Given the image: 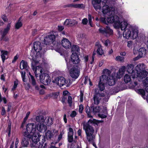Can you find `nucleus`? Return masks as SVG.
Segmentation results:
<instances>
[{
    "label": "nucleus",
    "instance_id": "1",
    "mask_svg": "<svg viewBox=\"0 0 148 148\" xmlns=\"http://www.w3.org/2000/svg\"><path fill=\"white\" fill-rule=\"evenodd\" d=\"M115 26L121 28L122 30H124L123 33L124 37L127 39L130 38L132 39H136L138 36V32L137 30L133 29L130 25H128L127 23L123 21L120 23L119 19L116 23Z\"/></svg>",
    "mask_w": 148,
    "mask_h": 148
},
{
    "label": "nucleus",
    "instance_id": "2",
    "mask_svg": "<svg viewBox=\"0 0 148 148\" xmlns=\"http://www.w3.org/2000/svg\"><path fill=\"white\" fill-rule=\"evenodd\" d=\"M23 137L21 141V145L23 147H27L29 145V141L31 143L30 146L32 147L41 148L42 145L38 143L40 138L37 135H29L26 132L23 133Z\"/></svg>",
    "mask_w": 148,
    "mask_h": 148
},
{
    "label": "nucleus",
    "instance_id": "3",
    "mask_svg": "<svg viewBox=\"0 0 148 148\" xmlns=\"http://www.w3.org/2000/svg\"><path fill=\"white\" fill-rule=\"evenodd\" d=\"M97 123L96 120L90 119L88 122L83 123V129L85 131L87 139L89 142L92 141L95 138V136L93 134L94 130L93 126L97 125Z\"/></svg>",
    "mask_w": 148,
    "mask_h": 148
},
{
    "label": "nucleus",
    "instance_id": "4",
    "mask_svg": "<svg viewBox=\"0 0 148 148\" xmlns=\"http://www.w3.org/2000/svg\"><path fill=\"white\" fill-rule=\"evenodd\" d=\"M41 73L40 75V82L45 85H48L51 82L50 77L49 75L45 73H42V69L40 71Z\"/></svg>",
    "mask_w": 148,
    "mask_h": 148
},
{
    "label": "nucleus",
    "instance_id": "5",
    "mask_svg": "<svg viewBox=\"0 0 148 148\" xmlns=\"http://www.w3.org/2000/svg\"><path fill=\"white\" fill-rule=\"evenodd\" d=\"M99 32L107 37H109L113 34V30L109 26L100 27L98 30Z\"/></svg>",
    "mask_w": 148,
    "mask_h": 148
},
{
    "label": "nucleus",
    "instance_id": "6",
    "mask_svg": "<svg viewBox=\"0 0 148 148\" xmlns=\"http://www.w3.org/2000/svg\"><path fill=\"white\" fill-rule=\"evenodd\" d=\"M56 83L60 86L65 85L66 87H69L71 84V81L69 79L66 80L64 77H60L57 78L56 79Z\"/></svg>",
    "mask_w": 148,
    "mask_h": 148
},
{
    "label": "nucleus",
    "instance_id": "7",
    "mask_svg": "<svg viewBox=\"0 0 148 148\" xmlns=\"http://www.w3.org/2000/svg\"><path fill=\"white\" fill-rule=\"evenodd\" d=\"M79 65H74L70 71V74L73 78L76 79L79 76Z\"/></svg>",
    "mask_w": 148,
    "mask_h": 148
},
{
    "label": "nucleus",
    "instance_id": "8",
    "mask_svg": "<svg viewBox=\"0 0 148 148\" xmlns=\"http://www.w3.org/2000/svg\"><path fill=\"white\" fill-rule=\"evenodd\" d=\"M108 78L105 75H102L100 76L98 86L101 91H103L105 89L104 85L107 83Z\"/></svg>",
    "mask_w": 148,
    "mask_h": 148
},
{
    "label": "nucleus",
    "instance_id": "9",
    "mask_svg": "<svg viewBox=\"0 0 148 148\" xmlns=\"http://www.w3.org/2000/svg\"><path fill=\"white\" fill-rule=\"evenodd\" d=\"M100 91L97 92L96 90L95 94L93 97L94 103L96 105H98L99 103L101 98L105 96V95L104 93L101 92V91Z\"/></svg>",
    "mask_w": 148,
    "mask_h": 148
},
{
    "label": "nucleus",
    "instance_id": "10",
    "mask_svg": "<svg viewBox=\"0 0 148 148\" xmlns=\"http://www.w3.org/2000/svg\"><path fill=\"white\" fill-rule=\"evenodd\" d=\"M100 91L97 92L96 90L95 94L93 97L94 103L96 105H98L99 103L101 98L105 96V95L104 93L101 92V91Z\"/></svg>",
    "mask_w": 148,
    "mask_h": 148
},
{
    "label": "nucleus",
    "instance_id": "11",
    "mask_svg": "<svg viewBox=\"0 0 148 148\" xmlns=\"http://www.w3.org/2000/svg\"><path fill=\"white\" fill-rule=\"evenodd\" d=\"M106 4V3H105ZM115 9L113 7L109 8V6L107 4H105L103 7L102 12L105 14H108V15H110V14H115Z\"/></svg>",
    "mask_w": 148,
    "mask_h": 148
},
{
    "label": "nucleus",
    "instance_id": "12",
    "mask_svg": "<svg viewBox=\"0 0 148 148\" xmlns=\"http://www.w3.org/2000/svg\"><path fill=\"white\" fill-rule=\"evenodd\" d=\"M36 130V125L34 123L28 124L26 126V131L24 132H26L27 134L31 135L30 134L33 133Z\"/></svg>",
    "mask_w": 148,
    "mask_h": 148
},
{
    "label": "nucleus",
    "instance_id": "13",
    "mask_svg": "<svg viewBox=\"0 0 148 148\" xmlns=\"http://www.w3.org/2000/svg\"><path fill=\"white\" fill-rule=\"evenodd\" d=\"M56 38V36L53 34H51L46 36L44 39L45 44L46 45L53 44Z\"/></svg>",
    "mask_w": 148,
    "mask_h": 148
},
{
    "label": "nucleus",
    "instance_id": "14",
    "mask_svg": "<svg viewBox=\"0 0 148 148\" xmlns=\"http://www.w3.org/2000/svg\"><path fill=\"white\" fill-rule=\"evenodd\" d=\"M108 15H109L110 17H108L107 18V25L109 23H114L116 25V23H117L118 20L119 19V17L114 15V14H111L110 16L109 14Z\"/></svg>",
    "mask_w": 148,
    "mask_h": 148
},
{
    "label": "nucleus",
    "instance_id": "15",
    "mask_svg": "<svg viewBox=\"0 0 148 148\" xmlns=\"http://www.w3.org/2000/svg\"><path fill=\"white\" fill-rule=\"evenodd\" d=\"M71 62L73 64L79 65L80 60L78 56L76 54L73 53L71 57Z\"/></svg>",
    "mask_w": 148,
    "mask_h": 148
},
{
    "label": "nucleus",
    "instance_id": "16",
    "mask_svg": "<svg viewBox=\"0 0 148 148\" xmlns=\"http://www.w3.org/2000/svg\"><path fill=\"white\" fill-rule=\"evenodd\" d=\"M61 43L62 46L66 49H69L71 47V42L66 38H63Z\"/></svg>",
    "mask_w": 148,
    "mask_h": 148
},
{
    "label": "nucleus",
    "instance_id": "17",
    "mask_svg": "<svg viewBox=\"0 0 148 148\" xmlns=\"http://www.w3.org/2000/svg\"><path fill=\"white\" fill-rule=\"evenodd\" d=\"M40 132H45L47 130V126L43 123H38L36 127V128Z\"/></svg>",
    "mask_w": 148,
    "mask_h": 148
},
{
    "label": "nucleus",
    "instance_id": "18",
    "mask_svg": "<svg viewBox=\"0 0 148 148\" xmlns=\"http://www.w3.org/2000/svg\"><path fill=\"white\" fill-rule=\"evenodd\" d=\"M33 48L37 53L39 52L42 48L40 42L39 41L35 42L34 44Z\"/></svg>",
    "mask_w": 148,
    "mask_h": 148
},
{
    "label": "nucleus",
    "instance_id": "19",
    "mask_svg": "<svg viewBox=\"0 0 148 148\" xmlns=\"http://www.w3.org/2000/svg\"><path fill=\"white\" fill-rule=\"evenodd\" d=\"M101 0H93L92 1V4L94 8L96 11L101 9Z\"/></svg>",
    "mask_w": 148,
    "mask_h": 148
},
{
    "label": "nucleus",
    "instance_id": "20",
    "mask_svg": "<svg viewBox=\"0 0 148 148\" xmlns=\"http://www.w3.org/2000/svg\"><path fill=\"white\" fill-rule=\"evenodd\" d=\"M146 51V49L145 48H140L138 51V56L134 58V60H136L139 58L143 57L145 55Z\"/></svg>",
    "mask_w": 148,
    "mask_h": 148
},
{
    "label": "nucleus",
    "instance_id": "21",
    "mask_svg": "<svg viewBox=\"0 0 148 148\" xmlns=\"http://www.w3.org/2000/svg\"><path fill=\"white\" fill-rule=\"evenodd\" d=\"M77 24V22L73 19H66L64 23V25L66 26L75 25Z\"/></svg>",
    "mask_w": 148,
    "mask_h": 148
},
{
    "label": "nucleus",
    "instance_id": "22",
    "mask_svg": "<svg viewBox=\"0 0 148 148\" xmlns=\"http://www.w3.org/2000/svg\"><path fill=\"white\" fill-rule=\"evenodd\" d=\"M95 49H97V53L98 54L101 55L104 53L103 50L102 49V46L98 42L95 43Z\"/></svg>",
    "mask_w": 148,
    "mask_h": 148
},
{
    "label": "nucleus",
    "instance_id": "23",
    "mask_svg": "<svg viewBox=\"0 0 148 148\" xmlns=\"http://www.w3.org/2000/svg\"><path fill=\"white\" fill-rule=\"evenodd\" d=\"M37 137H38V138H40L39 140L38 141V143L39 144V143H40V144L42 145V147L41 148H47V144L45 143L44 144V146H43V145L44 142L45 141V136L43 135H38Z\"/></svg>",
    "mask_w": 148,
    "mask_h": 148
},
{
    "label": "nucleus",
    "instance_id": "24",
    "mask_svg": "<svg viewBox=\"0 0 148 148\" xmlns=\"http://www.w3.org/2000/svg\"><path fill=\"white\" fill-rule=\"evenodd\" d=\"M29 75H30V77L29 78V81L30 83H31L33 86H35V88L36 90H38L39 88L38 85H37L36 80L35 79L34 77L29 73Z\"/></svg>",
    "mask_w": 148,
    "mask_h": 148
},
{
    "label": "nucleus",
    "instance_id": "25",
    "mask_svg": "<svg viewBox=\"0 0 148 148\" xmlns=\"http://www.w3.org/2000/svg\"><path fill=\"white\" fill-rule=\"evenodd\" d=\"M73 131L72 128L70 127L69 128V132L68 133V140L69 142L71 143L73 141Z\"/></svg>",
    "mask_w": 148,
    "mask_h": 148
},
{
    "label": "nucleus",
    "instance_id": "26",
    "mask_svg": "<svg viewBox=\"0 0 148 148\" xmlns=\"http://www.w3.org/2000/svg\"><path fill=\"white\" fill-rule=\"evenodd\" d=\"M125 69V67L123 66L119 69V72L117 73V77L118 78H120L121 77H122V75L124 73Z\"/></svg>",
    "mask_w": 148,
    "mask_h": 148
},
{
    "label": "nucleus",
    "instance_id": "27",
    "mask_svg": "<svg viewBox=\"0 0 148 148\" xmlns=\"http://www.w3.org/2000/svg\"><path fill=\"white\" fill-rule=\"evenodd\" d=\"M27 63L24 60H22L20 63V68L22 70L25 69L27 70L28 68Z\"/></svg>",
    "mask_w": 148,
    "mask_h": 148
},
{
    "label": "nucleus",
    "instance_id": "28",
    "mask_svg": "<svg viewBox=\"0 0 148 148\" xmlns=\"http://www.w3.org/2000/svg\"><path fill=\"white\" fill-rule=\"evenodd\" d=\"M53 132L54 131L52 132L50 130H48L45 134L46 138L48 140L51 139L53 137Z\"/></svg>",
    "mask_w": 148,
    "mask_h": 148
},
{
    "label": "nucleus",
    "instance_id": "29",
    "mask_svg": "<svg viewBox=\"0 0 148 148\" xmlns=\"http://www.w3.org/2000/svg\"><path fill=\"white\" fill-rule=\"evenodd\" d=\"M147 74L148 73L145 70H143L139 73V78L140 79H142L143 78H145L147 76Z\"/></svg>",
    "mask_w": 148,
    "mask_h": 148
},
{
    "label": "nucleus",
    "instance_id": "30",
    "mask_svg": "<svg viewBox=\"0 0 148 148\" xmlns=\"http://www.w3.org/2000/svg\"><path fill=\"white\" fill-rule=\"evenodd\" d=\"M10 23H9L7 25L6 27L5 28L2 32V37L3 38L7 34L8 31L10 29Z\"/></svg>",
    "mask_w": 148,
    "mask_h": 148
},
{
    "label": "nucleus",
    "instance_id": "31",
    "mask_svg": "<svg viewBox=\"0 0 148 148\" xmlns=\"http://www.w3.org/2000/svg\"><path fill=\"white\" fill-rule=\"evenodd\" d=\"M37 122L40 123H43L45 121L44 117L42 115L37 116L36 118Z\"/></svg>",
    "mask_w": 148,
    "mask_h": 148
},
{
    "label": "nucleus",
    "instance_id": "32",
    "mask_svg": "<svg viewBox=\"0 0 148 148\" xmlns=\"http://www.w3.org/2000/svg\"><path fill=\"white\" fill-rule=\"evenodd\" d=\"M134 68V66L132 64L128 65L126 66V69L127 71L129 73L131 74L135 70H133Z\"/></svg>",
    "mask_w": 148,
    "mask_h": 148
},
{
    "label": "nucleus",
    "instance_id": "33",
    "mask_svg": "<svg viewBox=\"0 0 148 148\" xmlns=\"http://www.w3.org/2000/svg\"><path fill=\"white\" fill-rule=\"evenodd\" d=\"M145 68V66L144 64H138L136 67V70L138 71H139L140 72L143 70H144V69Z\"/></svg>",
    "mask_w": 148,
    "mask_h": 148
},
{
    "label": "nucleus",
    "instance_id": "34",
    "mask_svg": "<svg viewBox=\"0 0 148 148\" xmlns=\"http://www.w3.org/2000/svg\"><path fill=\"white\" fill-rule=\"evenodd\" d=\"M115 83V79H114L113 77H111L109 78L108 79V84L110 86L114 85Z\"/></svg>",
    "mask_w": 148,
    "mask_h": 148
},
{
    "label": "nucleus",
    "instance_id": "35",
    "mask_svg": "<svg viewBox=\"0 0 148 148\" xmlns=\"http://www.w3.org/2000/svg\"><path fill=\"white\" fill-rule=\"evenodd\" d=\"M139 73L136 70H135L134 72L131 73L132 78H139Z\"/></svg>",
    "mask_w": 148,
    "mask_h": 148
},
{
    "label": "nucleus",
    "instance_id": "36",
    "mask_svg": "<svg viewBox=\"0 0 148 148\" xmlns=\"http://www.w3.org/2000/svg\"><path fill=\"white\" fill-rule=\"evenodd\" d=\"M90 107L92 108L93 112L94 113L99 112L100 111V109L99 106L94 107L93 105H91Z\"/></svg>",
    "mask_w": 148,
    "mask_h": 148
},
{
    "label": "nucleus",
    "instance_id": "37",
    "mask_svg": "<svg viewBox=\"0 0 148 148\" xmlns=\"http://www.w3.org/2000/svg\"><path fill=\"white\" fill-rule=\"evenodd\" d=\"M138 94L142 95V97L144 99L146 98L145 97V92L144 89H139L138 90Z\"/></svg>",
    "mask_w": 148,
    "mask_h": 148
},
{
    "label": "nucleus",
    "instance_id": "38",
    "mask_svg": "<svg viewBox=\"0 0 148 148\" xmlns=\"http://www.w3.org/2000/svg\"><path fill=\"white\" fill-rule=\"evenodd\" d=\"M103 75H106L108 77L109 76H110L111 72L110 70L107 69H104L103 70Z\"/></svg>",
    "mask_w": 148,
    "mask_h": 148
},
{
    "label": "nucleus",
    "instance_id": "39",
    "mask_svg": "<svg viewBox=\"0 0 148 148\" xmlns=\"http://www.w3.org/2000/svg\"><path fill=\"white\" fill-rule=\"evenodd\" d=\"M79 50V47L76 45H73L71 47V51L73 52H78Z\"/></svg>",
    "mask_w": 148,
    "mask_h": 148
},
{
    "label": "nucleus",
    "instance_id": "40",
    "mask_svg": "<svg viewBox=\"0 0 148 148\" xmlns=\"http://www.w3.org/2000/svg\"><path fill=\"white\" fill-rule=\"evenodd\" d=\"M86 111L88 117L89 118H91L92 116L90 115V109L89 106H87L86 108Z\"/></svg>",
    "mask_w": 148,
    "mask_h": 148
},
{
    "label": "nucleus",
    "instance_id": "41",
    "mask_svg": "<svg viewBox=\"0 0 148 148\" xmlns=\"http://www.w3.org/2000/svg\"><path fill=\"white\" fill-rule=\"evenodd\" d=\"M130 76L127 74L125 75L124 76V81L126 83H127L131 80Z\"/></svg>",
    "mask_w": 148,
    "mask_h": 148
},
{
    "label": "nucleus",
    "instance_id": "42",
    "mask_svg": "<svg viewBox=\"0 0 148 148\" xmlns=\"http://www.w3.org/2000/svg\"><path fill=\"white\" fill-rule=\"evenodd\" d=\"M38 63V61L34 60V59L32 60V66L33 70L35 69V66L36 64Z\"/></svg>",
    "mask_w": 148,
    "mask_h": 148
},
{
    "label": "nucleus",
    "instance_id": "43",
    "mask_svg": "<svg viewBox=\"0 0 148 148\" xmlns=\"http://www.w3.org/2000/svg\"><path fill=\"white\" fill-rule=\"evenodd\" d=\"M46 121L47 125H48L49 126L53 123V119L52 118H48Z\"/></svg>",
    "mask_w": 148,
    "mask_h": 148
},
{
    "label": "nucleus",
    "instance_id": "44",
    "mask_svg": "<svg viewBox=\"0 0 148 148\" xmlns=\"http://www.w3.org/2000/svg\"><path fill=\"white\" fill-rule=\"evenodd\" d=\"M22 25V23L21 21L18 22L15 25L16 29H18L21 27Z\"/></svg>",
    "mask_w": 148,
    "mask_h": 148
},
{
    "label": "nucleus",
    "instance_id": "45",
    "mask_svg": "<svg viewBox=\"0 0 148 148\" xmlns=\"http://www.w3.org/2000/svg\"><path fill=\"white\" fill-rule=\"evenodd\" d=\"M124 57L120 56H117L116 58V60L118 61H123L124 60Z\"/></svg>",
    "mask_w": 148,
    "mask_h": 148
},
{
    "label": "nucleus",
    "instance_id": "46",
    "mask_svg": "<svg viewBox=\"0 0 148 148\" xmlns=\"http://www.w3.org/2000/svg\"><path fill=\"white\" fill-rule=\"evenodd\" d=\"M84 5L83 4H75V5H74V8H84Z\"/></svg>",
    "mask_w": 148,
    "mask_h": 148
},
{
    "label": "nucleus",
    "instance_id": "47",
    "mask_svg": "<svg viewBox=\"0 0 148 148\" xmlns=\"http://www.w3.org/2000/svg\"><path fill=\"white\" fill-rule=\"evenodd\" d=\"M42 68L40 66H38L36 67V69H35V71L34 72V73H35V74L36 77H38V75L37 74H36V72L37 70H38V71H40L41 69H42Z\"/></svg>",
    "mask_w": 148,
    "mask_h": 148
},
{
    "label": "nucleus",
    "instance_id": "48",
    "mask_svg": "<svg viewBox=\"0 0 148 148\" xmlns=\"http://www.w3.org/2000/svg\"><path fill=\"white\" fill-rule=\"evenodd\" d=\"M68 102L69 104V106H71L72 102V99L71 96H69L68 97Z\"/></svg>",
    "mask_w": 148,
    "mask_h": 148
},
{
    "label": "nucleus",
    "instance_id": "49",
    "mask_svg": "<svg viewBox=\"0 0 148 148\" xmlns=\"http://www.w3.org/2000/svg\"><path fill=\"white\" fill-rule=\"evenodd\" d=\"M100 21L103 23L107 25V18H106L104 17L101 18L100 19Z\"/></svg>",
    "mask_w": 148,
    "mask_h": 148
},
{
    "label": "nucleus",
    "instance_id": "50",
    "mask_svg": "<svg viewBox=\"0 0 148 148\" xmlns=\"http://www.w3.org/2000/svg\"><path fill=\"white\" fill-rule=\"evenodd\" d=\"M72 63L71 62V60H70L69 62L67 63V68L68 69H71V68L73 67V64H72Z\"/></svg>",
    "mask_w": 148,
    "mask_h": 148
},
{
    "label": "nucleus",
    "instance_id": "51",
    "mask_svg": "<svg viewBox=\"0 0 148 148\" xmlns=\"http://www.w3.org/2000/svg\"><path fill=\"white\" fill-rule=\"evenodd\" d=\"M75 5V4L72 3V4H67L66 5H64V8H66V7H74V8Z\"/></svg>",
    "mask_w": 148,
    "mask_h": 148
},
{
    "label": "nucleus",
    "instance_id": "52",
    "mask_svg": "<svg viewBox=\"0 0 148 148\" xmlns=\"http://www.w3.org/2000/svg\"><path fill=\"white\" fill-rule=\"evenodd\" d=\"M30 114V112H28L27 113L25 117V118L24 119V120L23 121H24V122H26V121H27V120L29 117V116Z\"/></svg>",
    "mask_w": 148,
    "mask_h": 148
},
{
    "label": "nucleus",
    "instance_id": "53",
    "mask_svg": "<svg viewBox=\"0 0 148 148\" xmlns=\"http://www.w3.org/2000/svg\"><path fill=\"white\" fill-rule=\"evenodd\" d=\"M84 109V106L82 105L81 104L79 106V113H82V112L83 110Z\"/></svg>",
    "mask_w": 148,
    "mask_h": 148
},
{
    "label": "nucleus",
    "instance_id": "54",
    "mask_svg": "<svg viewBox=\"0 0 148 148\" xmlns=\"http://www.w3.org/2000/svg\"><path fill=\"white\" fill-rule=\"evenodd\" d=\"M106 114H98V116L99 117L103 119L106 118L107 117V116L106 115Z\"/></svg>",
    "mask_w": 148,
    "mask_h": 148
},
{
    "label": "nucleus",
    "instance_id": "55",
    "mask_svg": "<svg viewBox=\"0 0 148 148\" xmlns=\"http://www.w3.org/2000/svg\"><path fill=\"white\" fill-rule=\"evenodd\" d=\"M76 114H77L76 111H73L71 114L70 116L71 117L73 118L75 116Z\"/></svg>",
    "mask_w": 148,
    "mask_h": 148
},
{
    "label": "nucleus",
    "instance_id": "56",
    "mask_svg": "<svg viewBox=\"0 0 148 148\" xmlns=\"http://www.w3.org/2000/svg\"><path fill=\"white\" fill-rule=\"evenodd\" d=\"M88 22L87 19L86 18H84L82 20V22L83 24L85 25L87 24Z\"/></svg>",
    "mask_w": 148,
    "mask_h": 148
},
{
    "label": "nucleus",
    "instance_id": "57",
    "mask_svg": "<svg viewBox=\"0 0 148 148\" xmlns=\"http://www.w3.org/2000/svg\"><path fill=\"white\" fill-rule=\"evenodd\" d=\"M18 85L17 82L16 81L14 82V85L13 86V88H12V90H14L17 87Z\"/></svg>",
    "mask_w": 148,
    "mask_h": 148
},
{
    "label": "nucleus",
    "instance_id": "58",
    "mask_svg": "<svg viewBox=\"0 0 148 148\" xmlns=\"http://www.w3.org/2000/svg\"><path fill=\"white\" fill-rule=\"evenodd\" d=\"M1 18L5 22L7 21H8V19L6 16H4V15H3L2 16Z\"/></svg>",
    "mask_w": 148,
    "mask_h": 148
},
{
    "label": "nucleus",
    "instance_id": "59",
    "mask_svg": "<svg viewBox=\"0 0 148 148\" xmlns=\"http://www.w3.org/2000/svg\"><path fill=\"white\" fill-rule=\"evenodd\" d=\"M60 43H57V44H56L55 43L54 44V47L57 48V49H58L60 47Z\"/></svg>",
    "mask_w": 148,
    "mask_h": 148
},
{
    "label": "nucleus",
    "instance_id": "60",
    "mask_svg": "<svg viewBox=\"0 0 148 148\" xmlns=\"http://www.w3.org/2000/svg\"><path fill=\"white\" fill-rule=\"evenodd\" d=\"M1 111V115H4L5 114V110L4 107H2Z\"/></svg>",
    "mask_w": 148,
    "mask_h": 148
},
{
    "label": "nucleus",
    "instance_id": "61",
    "mask_svg": "<svg viewBox=\"0 0 148 148\" xmlns=\"http://www.w3.org/2000/svg\"><path fill=\"white\" fill-rule=\"evenodd\" d=\"M110 42L109 40H106L104 42V45L106 46H108V45L110 44Z\"/></svg>",
    "mask_w": 148,
    "mask_h": 148
},
{
    "label": "nucleus",
    "instance_id": "62",
    "mask_svg": "<svg viewBox=\"0 0 148 148\" xmlns=\"http://www.w3.org/2000/svg\"><path fill=\"white\" fill-rule=\"evenodd\" d=\"M102 112L105 114H107V108L106 107H103Z\"/></svg>",
    "mask_w": 148,
    "mask_h": 148
},
{
    "label": "nucleus",
    "instance_id": "63",
    "mask_svg": "<svg viewBox=\"0 0 148 148\" xmlns=\"http://www.w3.org/2000/svg\"><path fill=\"white\" fill-rule=\"evenodd\" d=\"M132 42L131 41H130L127 42V46L128 47H130L132 46Z\"/></svg>",
    "mask_w": 148,
    "mask_h": 148
},
{
    "label": "nucleus",
    "instance_id": "64",
    "mask_svg": "<svg viewBox=\"0 0 148 148\" xmlns=\"http://www.w3.org/2000/svg\"><path fill=\"white\" fill-rule=\"evenodd\" d=\"M144 83L146 85L148 84V77L146 78L144 80Z\"/></svg>",
    "mask_w": 148,
    "mask_h": 148
}]
</instances>
